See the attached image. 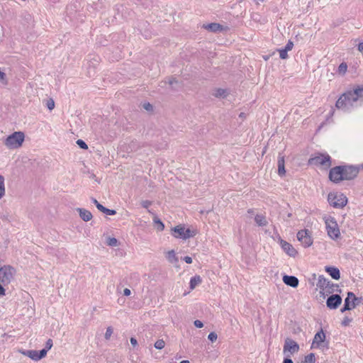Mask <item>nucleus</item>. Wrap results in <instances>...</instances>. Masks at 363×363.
Instances as JSON below:
<instances>
[{"label":"nucleus","mask_w":363,"mask_h":363,"mask_svg":"<svg viewBox=\"0 0 363 363\" xmlns=\"http://www.w3.org/2000/svg\"><path fill=\"white\" fill-rule=\"evenodd\" d=\"M363 106V85L354 86L352 89L343 93L335 103V107L345 112Z\"/></svg>","instance_id":"nucleus-1"},{"label":"nucleus","mask_w":363,"mask_h":363,"mask_svg":"<svg viewBox=\"0 0 363 363\" xmlns=\"http://www.w3.org/2000/svg\"><path fill=\"white\" fill-rule=\"evenodd\" d=\"M317 286L321 290L320 293L323 295L325 294H330L335 291H341V290L339 289V286L337 284H333L323 275H320L318 277Z\"/></svg>","instance_id":"nucleus-2"},{"label":"nucleus","mask_w":363,"mask_h":363,"mask_svg":"<svg viewBox=\"0 0 363 363\" xmlns=\"http://www.w3.org/2000/svg\"><path fill=\"white\" fill-rule=\"evenodd\" d=\"M24 139L25 134L21 131H16L5 139L4 145L11 149L18 148L22 146Z\"/></svg>","instance_id":"nucleus-3"},{"label":"nucleus","mask_w":363,"mask_h":363,"mask_svg":"<svg viewBox=\"0 0 363 363\" xmlns=\"http://www.w3.org/2000/svg\"><path fill=\"white\" fill-rule=\"evenodd\" d=\"M16 273V269L11 265H4L0 267V282L9 285Z\"/></svg>","instance_id":"nucleus-4"},{"label":"nucleus","mask_w":363,"mask_h":363,"mask_svg":"<svg viewBox=\"0 0 363 363\" xmlns=\"http://www.w3.org/2000/svg\"><path fill=\"white\" fill-rule=\"evenodd\" d=\"M328 201L332 206L337 208L344 207L347 203V199L344 194L332 192L328 194Z\"/></svg>","instance_id":"nucleus-5"},{"label":"nucleus","mask_w":363,"mask_h":363,"mask_svg":"<svg viewBox=\"0 0 363 363\" xmlns=\"http://www.w3.org/2000/svg\"><path fill=\"white\" fill-rule=\"evenodd\" d=\"M296 239L305 247H311L313 243L312 232L308 229H303L296 233Z\"/></svg>","instance_id":"nucleus-6"},{"label":"nucleus","mask_w":363,"mask_h":363,"mask_svg":"<svg viewBox=\"0 0 363 363\" xmlns=\"http://www.w3.org/2000/svg\"><path fill=\"white\" fill-rule=\"evenodd\" d=\"M309 163L328 169L331 166V157L328 155L320 154L310 159Z\"/></svg>","instance_id":"nucleus-7"},{"label":"nucleus","mask_w":363,"mask_h":363,"mask_svg":"<svg viewBox=\"0 0 363 363\" xmlns=\"http://www.w3.org/2000/svg\"><path fill=\"white\" fill-rule=\"evenodd\" d=\"M325 225L328 235L330 238L335 240L340 237V230L337 222L333 218H330V219L326 220Z\"/></svg>","instance_id":"nucleus-8"},{"label":"nucleus","mask_w":363,"mask_h":363,"mask_svg":"<svg viewBox=\"0 0 363 363\" xmlns=\"http://www.w3.org/2000/svg\"><path fill=\"white\" fill-rule=\"evenodd\" d=\"M283 352L286 356L284 358L283 363H294L293 360L290 358L289 352L290 354L295 352V341L290 338H286L284 345Z\"/></svg>","instance_id":"nucleus-9"},{"label":"nucleus","mask_w":363,"mask_h":363,"mask_svg":"<svg viewBox=\"0 0 363 363\" xmlns=\"http://www.w3.org/2000/svg\"><path fill=\"white\" fill-rule=\"evenodd\" d=\"M342 169L343 180H351L357 176L360 167L353 165H345L342 166Z\"/></svg>","instance_id":"nucleus-10"},{"label":"nucleus","mask_w":363,"mask_h":363,"mask_svg":"<svg viewBox=\"0 0 363 363\" xmlns=\"http://www.w3.org/2000/svg\"><path fill=\"white\" fill-rule=\"evenodd\" d=\"M342 166H337L330 169L329 172V179L334 183H339L343 180Z\"/></svg>","instance_id":"nucleus-11"},{"label":"nucleus","mask_w":363,"mask_h":363,"mask_svg":"<svg viewBox=\"0 0 363 363\" xmlns=\"http://www.w3.org/2000/svg\"><path fill=\"white\" fill-rule=\"evenodd\" d=\"M342 301V297L339 294H332L328 298L326 306L330 309H336L341 304Z\"/></svg>","instance_id":"nucleus-12"},{"label":"nucleus","mask_w":363,"mask_h":363,"mask_svg":"<svg viewBox=\"0 0 363 363\" xmlns=\"http://www.w3.org/2000/svg\"><path fill=\"white\" fill-rule=\"evenodd\" d=\"M23 354L34 361H39L45 357V351L29 350L23 352Z\"/></svg>","instance_id":"nucleus-13"},{"label":"nucleus","mask_w":363,"mask_h":363,"mask_svg":"<svg viewBox=\"0 0 363 363\" xmlns=\"http://www.w3.org/2000/svg\"><path fill=\"white\" fill-rule=\"evenodd\" d=\"M356 301H359V298L356 297L353 292L349 291L345 299L344 305L353 309L358 305Z\"/></svg>","instance_id":"nucleus-14"},{"label":"nucleus","mask_w":363,"mask_h":363,"mask_svg":"<svg viewBox=\"0 0 363 363\" xmlns=\"http://www.w3.org/2000/svg\"><path fill=\"white\" fill-rule=\"evenodd\" d=\"M325 340V334L321 329L319 332L316 333L314 336L313 341L312 342V347L318 348L321 346V344L324 342Z\"/></svg>","instance_id":"nucleus-15"},{"label":"nucleus","mask_w":363,"mask_h":363,"mask_svg":"<svg viewBox=\"0 0 363 363\" xmlns=\"http://www.w3.org/2000/svg\"><path fill=\"white\" fill-rule=\"evenodd\" d=\"M279 238V240L280 242V245L281 248L286 252L289 255L294 257L295 256V250L293 247L292 245L289 243L288 242L281 239L279 235H277Z\"/></svg>","instance_id":"nucleus-16"},{"label":"nucleus","mask_w":363,"mask_h":363,"mask_svg":"<svg viewBox=\"0 0 363 363\" xmlns=\"http://www.w3.org/2000/svg\"><path fill=\"white\" fill-rule=\"evenodd\" d=\"M204 29L212 32V33H219L225 30L223 26L218 23H211L207 24H203L202 26Z\"/></svg>","instance_id":"nucleus-17"},{"label":"nucleus","mask_w":363,"mask_h":363,"mask_svg":"<svg viewBox=\"0 0 363 363\" xmlns=\"http://www.w3.org/2000/svg\"><path fill=\"white\" fill-rule=\"evenodd\" d=\"M185 226L184 225H178L172 228V235L176 238L183 239L184 235Z\"/></svg>","instance_id":"nucleus-18"},{"label":"nucleus","mask_w":363,"mask_h":363,"mask_svg":"<svg viewBox=\"0 0 363 363\" xmlns=\"http://www.w3.org/2000/svg\"><path fill=\"white\" fill-rule=\"evenodd\" d=\"M325 270L333 279L339 280L340 279V272L338 268L332 266H326Z\"/></svg>","instance_id":"nucleus-19"},{"label":"nucleus","mask_w":363,"mask_h":363,"mask_svg":"<svg viewBox=\"0 0 363 363\" xmlns=\"http://www.w3.org/2000/svg\"><path fill=\"white\" fill-rule=\"evenodd\" d=\"M77 211L79 213L81 219L84 221H89L93 218L92 213L85 208H77Z\"/></svg>","instance_id":"nucleus-20"},{"label":"nucleus","mask_w":363,"mask_h":363,"mask_svg":"<svg viewBox=\"0 0 363 363\" xmlns=\"http://www.w3.org/2000/svg\"><path fill=\"white\" fill-rule=\"evenodd\" d=\"M229 94L228 89L217 88L213 90V96L218 99H225Z\"/></svg>","instance_id":"nucleus-21"},{"label":"nucleus","mask_w":363,"mask_h":363,"mask_svg":"<svg viewBox=\"0 0 363 363\" xmlns=\"http://www.w3.org/2000/svg\"><path fill=\"white\" fill-rule=\"evenodd\" d=\"M277 165H278V174L280 177L285 175L286 169H285L284 157L281 156V154H279V157H278Z\"/></svg>","instance_id":"nucleus-22"},{"label":"nucleus","mask_w":363,"mask_h":363,"mask_svg":"<svg viewBox=\"0 0 363 363\" xmlns=\"http://www.w3.org/2000/svg\"><path fill=\"white\" fill-rule=\"evenodd\" d=\"M148 213L154 215L153 222L155 224V227L157 228L158 231H162L164 229V224L162 221L161 219H160L157 215H155L151 210H147Z\"/></svg>","instance_id":"nucleus-23"},{"label":"nucleus","mask_w":363,"mask_h":363,"mask_svg":"<svg viewBox=\"0 0 363 363\" xmlns=\"http://www.w3.org/2000/svg\"><path fill=\"white\" fill-rule=\"evenodd\" d=\"M202 282V279L199 275H195L190 279L189 289L191 290L194 289L196 286Z\"/></svg>","instance_id":"nucleus-24"},{"label":"nucleus","mask_w":363,"mask_h":363,"mask_svg":"<svg viewBox=\"0 0 363 363\" xmlns=\"http://www.w3.org/2000/svg\"><path fill=\"white\" fill-rule=\"evenodd\" d=\"M282 280L286 285L295 288V276H289L284 274Z\"/></svg>","instance_id":"nucleus-25"},{"label":"nucleus","mask_w":363,"mask_h":363,"mask_svg":"<svg viewBox=\"0 0 363 363\" xmlns=\"http://www.w3.org/2000/svg\"><path fill=\"white\" fill-rule=\"evenodd\" d=\"M255 221L259 226H266L268 222L266 217L262 214H257L255 217Z\"/></svg>","instance_id":"nucleus-26"},{"label":"nucleus","mask_w":363,"mask_h":363,"mask_svg":"<svg viewBox=\"0 0 363 363\" xmlns=\"http://www.w3.org/2000/svg\"><path fill=\"white\" fill-rule=\"evenodd\" d=\"M166 258L172 264H175L179 261V259L177 257L174 250H173L168 251L166 255Z\"/></svg>","instance_id":"nucleus-27"},{"label":"nucleus","mask_w":363,"mask_h":363,"mask_svg":"<svg viewBox=\"0 0 363 363\" xmlns=\"http://www.w3.org/2000/svg\"><path fill=\"white\" fill-rule=\"evenodd\" d=\"M196 234H197V230H192L190 228H186V229L185 228L183 240H186V239H189L190 238H193Z\"/></svg>","instance_id":"nucleus-28"},{"label":"nucleus","mask_w":363,"mask_h":363,"mask_svg":"<svg viewBox=\"0 0 363 363\" xmlns=\"http://www.w3.org/2000/svg\"><path fill=\"white\" fill-rule=\"evenodd\" d=\"M106 244L107 245L110 246V247H117L119 245V242L118 240L116 238H113V237H108L106 240Z\"/></svg>","instance_id":"nucleus-29"},{"label":"nucleus","mask_w":363,"mask_h":363,"mask_svg":"<svg viewBox=\"0 0 363 363\" xmlns=\"http://www.w3.org/2000/svg\"><path fill=\"white\" fill-rule=\"evenodd\" d=\"M315 354L313 353H310L305 357L304 360L302 362V363H315Z\"/></svg>","instance_id":"nucleus-30"},{"label":"nucleus","mask_w":363,"mask_h":363,"mask_svg":"<svg viewBox=\"0 0 363 363\" xmlns=\"http://www.w3.org/2000/svg\"><path fill=\"white\" fill-rule=\"evenodd\" d=\"M347 69V65L346 62H342L338 67V73L340 74L344 75Z\"/></svg>","instance_id":"nucleus-31"},{"label":"nucleus","mask_w":363,"mask_h":363,"mask_svg":"<svg viewBox=\"0 0 363 363\" xmlns=\"http://www.w3.org/2000/svg\"><path fill=\"white\" fill-rule=\"evenodd\" d=\"M53 345V342L52 339H48L45 343V347L41 350L45 351V356L47 355L48 352L52 348Z\"/></svg>","instance_id":"nucleus-32"},{"label":"nucleus","mask_w":363,"mask_h":363,"mask_svg":"<svg viewBox=\"0 0 363 363\" xmlns=\"http://www.w3.org/2000/svg\"><path fill=\"white\" fill-rule=\"evenodd\" d=\"M164 346L165 342L162 339L157 340L154 344V347L157 350H162L164 347Z\"/></svg>","instance_id":"nucleus-33"},{"label":"nucleus","mask_w":363,"mask_h":363,"mask_svg":"<svg viewBox=\"0 0 363 363\" xmlns=\"http://www.w3.org/2000/svg\"><path fill=\"white\" fill-rule=\"evenodd\" d=\"M0 194L3 196L5 194L4 177L1 174H0Z\"/></svg>","instance_id":"nucleus-34"},{"label":"nucleus","mask_w":363,"mask_h":363,"mask_svg":"<svg viewBox=\"0 0 363 363\" xmlns=\"http://www.w3.org/2000/svg\"><path fill=\"white\" fill-rule=\"evenodd\" d=\"M76 143L77 145H78V147L82 150H87L88 149V145L82 139H78L77 141H76Z\"/></svg>","instance_id":"nucleus-35"},{"label":"nucleus","mask_w":363,"mask_h":363,"mask_svg":"<svg viewBox=\"0 0 363 363\" xmlns=\"http://www.w3.org/2000/svg\"><path fill=\"white\" fill-rule=\"evenodd\" d=\"M46 107L50 111H52L55 108V101L52 99H49L46 101Z\"/></svg>","instance_id":"nucleus-36"},{"label":"nucleus","mask_w":363,"mask_h":363,"mask_svg":"<svg viewBox=\"0 0 363 363\" xmlns=\"http://www.w3.org/2000/svg\"><path fill=\"white\" fill-rule=\"evenodd\" d=\"M113 334V328L111 326H109L106 328L104 337L106 340H109L111 335Z\"/></svg>","instance_id":"nucleus-37"},{"label":"nucleus","mask_w":363,"mask_h":363,"mask_svg":"<svg viewBox=\"0 0 363 363\" xmlns=\"http://www.w3.org/2000/svg\"><path fill=\"white\" fill-rule=\"evenodd\" d=\"M0 82L4 84H6L8 82L6 74L5 72L0 69Z\"/></svg>","instance_id":"nucleus-38"},{"label":"nucleus","mask_w":363,"mask_h":363,"mask_svg":"<svg viewBox=\"0 0 363 363\" xmlns=\"http://www.w3.org/2000/svg\"><path fill=\"white\" fill-rule=\"evenodd\" d=\"M278 51L279 52V57L281 59L284 60L288 57L287 51L286 50H284L283 48L279 49Z\"/></svg>","instance_id":"nucleus-39"},{"label":"nucleus","mask_w":363,"mask_h":363,"mask_svg":"<svg viewBox=\"0 0 363 363\" xmlns=\"http://www.w3.org/2000/svg\"><path fill=\"white\" fill-rule=\"evenodd\" d=\"M218 338V335L215 332H211L208 335V339L211 342H215Z\"/></svg>","instance_id":"nucleus-40"},{"label":"nucleus","mask_w":363,"mask_h":363,"mask_svg":"<svg viewBox=\"0 0 363 363\" xmlns=\"http://www.w3.org/2000/svg\"><path fill=\"white\" fill-rule=\"evenodd\" d=\"M104 213L108 216H113L116 214V211L114 209H109L108 208H105Z\"/></svg>","instance_id":"nucleus-41"},{"label":"nucleus","mask_w":363,"mask_h":363,"mask_svg":"<svg viewBox=\"0 0 363 363\" xmlns=\"http://www.w3.org/2000/svg\"><path fill=\"white\" fill-rule=\"evenodd\" d=\"M294 47V43L291 40L288 41L287 44L283 48L284 50H286V51L291 50Z\"/></svg>","instance_id":"nucleus-42"},{"label":"nucleus","mask_w":363,"mask_h":363,"mask_svg":"<svg viewBox=\"0 0 363 363\" xmlns=\"http://www.w3.org/2000/svg\"><path fill=\"white\" fill-rule=\"evenodd\" d=\"M152 203V202L151 201H149V200H145V201H142V202L140 203L141 204V206L144 208H148V207L150 206H151Z\"/></svg>","instance_id":"nucleus-43"},{"label":"nucleus","mask_w":363,"mask_h":363,"mask_svg":"<svg viewBox=\"0 0 363 363\" xmlns=\"http://www.w3.org/2000/svg\"><path fill=\"white\" fill-rule=\"evenodd\" d=\"M194 325L197 328H201L203 327V323L200 320H196L194 321Z\"/></svg>","instance_id":"nucleus-44"},{"label":"nucleus","mask_w":363,"mask_h":363,"mask_svg":"<svg viewBox=\"0 0 363 363\" xmlns=\"http://www.w3.org/2000/svg\"><path fill=\"white\" fill-rule=\"evenodd\" d=\"M351 321H352L351 318H349L348 317H345L342 321V325L347 326Z\"/></svg>","instance_id":"nucleus-45"},{"label":"nucleus","mask_w":363,"mask_h":363,"mask_svg":"<svg viewBox=\"0 0 363 363\" xmlns=\"http://www.w3.org/2000/svg\"><path fill=\"white\" fill-rule=\"evenodd\" d=\"M4 284L0 282V297L3 296L6 294V290L4 289Z\"/></svg>","instance_id":"nucleus-46"},{"label":"nucleus","mask_w":363,"mask_h":363,"mask_svg":"<svg viewBox=\"0 0 363 363\" xmlns=\"http://www.w3.org/2000/svg\"><path fill=\"white\" fill-rule=\"evenodd\" d=\"M143 108L147 110V111H152L153 110V106L152 104H150V103H145L143 105Z\"/></svg>","instance_id":"nucleus-47"},{"label":"nucleus","mask_w":363,"mask_h":363,"mask_svg":"<svg viewBox=\"0 0 363 363\" xmlns=\"http://www.w3.org/2000/svg\"><path fill=\"white\" fill-rule=\"evenodd\" d=\"M182 260H184L187 264H191L193 260L192 258L189 256H185L182 258Z\"/></svg>","instance_id":"nucleus-48"},{"label":"nucleus","mask_w":363,"mask_h":363,"mask_svg":"<svg viewBox=\"0 0 363 363\" xmlns=\"http://www.w3.org/2000/svg\"><path fill=\"white\" fill-rule=\"evenodd\" d=\"M130 344L135 347L138 345V341L136 338L131 337L130 339Z\"/></svg>","instance_id":"nucleus-49"},{"label":"nucleus","mask_w":363,"mask_h":363,"mask_svg":"<svg viewBox=\"0 0 363 363\" xmlns=\"http://www.w3.org/2000/svg\"><path fill=\"white\" fill-rule=\"evenodd\" d=\"M96 207L97 208V209L99 211H100L101 212L104 213V209H105V206H104L101 203H97Z\"/></svg>","instance_id":"nucleus-50"},{"label":"nucleus","mask_w":363,"mask_h":363,"mask_svg":"<svg viewBox=\"0 0 363 363\" xmlns=\"http://www.w3.org/2000/svg\"><path fill=\"white\" fill-rule=\"evenodd\" d=\"M178 83V81L176 79V78L174 77H172L171 79H169L168 81V84L170 85V86H172L173 84H177Z\"/></svg>","instance_id":"nucleus-51"},{"label":"nucleus","mask_w":363,"mask_h":363,"mask_svg":"<svg viewBox=\"0 0 363 363\" xmlns=\"http://www.w3.org/2000/svg\"><path fill=\"white\" fill-rule=\"evenodd\" d=\"M130 294H131V291H130V290L129 289H128V288L124 289V290H123V296H128L130 295Z\"/></svg>","instance_id":"nucleus-52"},{"label":"nucleus","mask_w":363,"mask_h":363,"mask_svg":"<svg viewBox=\"0 0 363 363\" xmlns=\"http://www.w3.org/2000/svg\"><path fill=\"white\" fill-rule=\"evenodd\" d=\"M358 50L363 55V42L359 43Z\"/></svg>","instance_id":"nucleus-53"},{"label":"nucleus","mask_w":363,"mask_h":363,"mask_svg":"<svg viewBox=\"0 0 363 363\" xmlns=\"http://www.w3.org/2000/svg\"><path fill=\"white\" fill-rule=\"evenodd\" d=\"M350 310H352V308H350V307H347V306L343 305V307L341 308L340 311L342 313H344L345 311H350Z\"/></svg>","instance_id":"nucleus-54"},{"label":"nucleus","mask_w":363,"mask_h":363,"mask_svg":"<svg viewBox=\"0 0 363 363\" xmlns=\"http://www.w3.org/2000/svg\"><path fill=\"white\" fill-rule=\"evenodd\" d=\"M91 200L92 203H93L95 206H96L97 203H99V201H98L95 198H93V197H92V198L91 199Z\"/></svg>","instance_id":"nucleus-55"},{"label":"nucleus","mask_w":363,"mask_h":363,"mask_svg":"<svg viewBox=\"0 0 363 363\" xmlns=\"http://www.w3.org/2000/svg\"><path fill=\"white\" fill-rule=\"evenodd\" d=\"M180 363H190V362L189 360L185 359V360L181 361Z\"/></svg>","instance_id":"nucleus-56"},{"label":"nucleus","mask_w":363,"mask_h":363,"mask_svg":"<svg viewBox=\"0 0 363 363\" xmlns=\"http://www.w3.org/2000/svg\"><path fill=\"white\" fill-rule=\"evenodd\" d=\"M247 213H253V210H252V209H249V210L247 211Z\"/></svg>","instance_id":"nucleus-57"},{"label":"nucleus","mask_w":363,"mask_h":363,"mask_svg":"<svg viewBox=\"0 0 363 363\" xmlns=\"http://www.w3.org/2000/svg\"><path fill=\"white\" fill-rule=\"evenodd\" d=\"M362 298H359V301H356V303H358V305L360 303Z\"/></svg>","instance_id":"nucleus-58"},{"label":"nucleus","mask_w":363,"mask_h":363,"mask_svg":"<svg viewBox=\"0 0 363 363\" xmlns=\"http://www.w3.org/2000/svg\"><path fill=\"white\" fill-rule=\"evenodd\" d=\"M298 349H299V346H298V345L296 343V352H298Z\"/></svg>","instance_id":"nucleus-59"},{"label":"nucleus","mask_w":363,"mask_h":363,"mask_svg":"<svg viewBox=\"0 0 363 363\" xmlns=\"http://www.w3.org/2000/svg\"><path fill=\"white\" fill-rule=\"evenodd\" d=\"M296 287L298 286V279L296 278Z\"/></svg>","instance_id":"nucleus-60"},{"label":"nucleus","mask_w":363,"mask_h":363,"mask_svg":"<svg viewBox=\"0 0 363 363\" xmlns=\"http://www.w3.org/2000/svg\"><path fill=\"white\" fill-rule=\"evenodd\" d=\"M135 144V142L134 141H132V143L131 145H133Z\"/></svg>","instance_id":"nucleus-61"},{"label":"nucleus","mask_w":363,"mask_h":363,"mask_svg":"<svg viewBox=\"0 0 363 363\" xmlns=\"http://www.w3.org/2000/svg\"><path fill=\"white\" fill-rule=\"evenodd\" d=\"M241 117H243V115H242V113H240V115Z\"/></svg>","instance_id":"nucleus-62"},{"label":"nucleus","mask_w":363,"mask_h":363,"mask_svg":"<svg viewBox=\"0 0 363 363\" xmlns=\"http://www.w3.org/2000/svg\"><path fill=\"white\" fill-rule=\"evenodd\" d=\"M241 117H243V115H242V113H240V115Z\"/></svg>","instance_id":"nucleus-63"},{"label":"nucleus","mask_w":363,"mask_h":363,"mask_svg":"<svg viewBox=\"0 0 363 363\" xmlns=\"http://www.w3.org/2000/svg\"><path fill=\"white\" fill-rule=\"evenodd\" d=\"M361 168H363V164L361 165Z\"/></svg>","instance_id":"nucleus-64"}]
</instances>
